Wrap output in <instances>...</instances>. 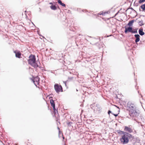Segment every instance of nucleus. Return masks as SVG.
Segmentation results:
<instances>
[{
  "instance_id": "f257e3e1",
  "label": "nucleus",
  "mask_w": 145,
  "mask_h": 145,
  "mask_svg": "<svg viewBox=\"0 0 145 145\" xmlns=\"http://www.w3.org/2000/svg\"><path fill=\"white\" fill-rule=\"evenodd\" d=\"M127 106L130 109L129 114L131 117L133 118L134 120L136 121V118H138L140 114L139 110L136 108V107L133 104L130 102H129L127 104Z\"/></svg>"
},
{
  "instance_id": "f03ea898",
  "label": "nucleus",
  "mask_w": 145,
  "mask_h": 145,
  "mask_svg": "<svg viewBox=\"0 0 145 145\" xmlns=\"http://www.w3.org/2000/svg\"><path fill=\"white\" fill-rule=\"evenodd\" d=\"M133 139V135L129 133H127L121 136L120 140L122 144H126L129 142V139Z\"/></svg>"
},
{
  "instance_id": "7ed1b4c3",
  "label": "nucleus",
  "mask_w": 145,
  "mask_h": 145,
  "mask_svg": "<svg viewBox=\"0 0 145 145\" xmlns=\"http://www.w3.org/2000/svg\"><path fill=\"white\" fill-rule=\"evenodd\" d=\"M29 59L28 60V62L30 65H32L36 62L35 56L34 55L31 54L29 57Z\"/></svg>"
},
{
  "instance_id": "20e7f679",
  "label": "nucleus",
  "mask_w": 145,
  "mask_h": 145,
  "mask_svg": "<svg viewBox=\"0 0 145 145\" xmlns=\"http://www.w3.org/2000/svg\"><path fill=\"white\" fill-rule=\"evenodd\" d=\"M54 87L57 93L59 92L61 90V91H63L62 87L61 85L59 86L58 84H57L54 85Z\"/></svg>"
},
{
  "instance_id": "39448f33",
  "label": "nucleus",
  "mask_w": 145,
  "mask_h": 145,
  "mask_svg": "<svg viewBox=\"0 0 145 145\" xmlns=\"http://www.w3.org/2000/svg\"><path fill=\"white\" fill-rule=\"evenodd\" d=\"M90 106L91 108L93 109L94 111H100V108H99V105L94 104L91 105Z\"/></svg>"
},
{
  "instance_id": "423d86ee",
  "label": "nucleus",
  "mask_w": 145,
  "mask_h": 145,
  "mask_svg": "<svg viewBox=\"0 0 145 145\" xmlns=\"http://www.w3.org/2000/svg\"><path fill=\"white\" fill-rule=\"evenodd\" d=\"M130 126L131 125H129L128 126H124V130L125 131V132H127L129 133H132L133 132V130L130 127Z\"/></svg>"
},
{
  "instance_id": "0eeeda50",
  "label": "nucleus",
  "mask_w": 145,
  "mask_h": 145,
  "mask_svg": "<svg viewBox=\"0 0 145 145\" xmlns=\"http://www.w3.org/2000/svg\"><path fill=\"white\" fill-rule=\"evenodd\" d=\"M40 78L38 76H37L32 79V80L36 87H37V85H39V83Z\"/></svg>"
},
{
  "instance_id": "6e6552de",
  "label": "nucleus",
  "mask_w": 145,
  "mask_h": 145,
  "mask_svg": "<svg viewBox=\"0 0 145 145\" xmlns=\"http://www.w3.org/2000/svg\"><path fill=\"white\" fill-rule=\"evenodd\" d=\"M125 28V30L124 31L125 33H127L128 32L131 33L133 28L132 27L129 26L128 27H127L126 26L124 27Z\"/></svg>"
},
{
  "instance_id": "1a4fd4ad",
  "label": "nucleus",
  "mask_w": 145,
  "mask_h": 145,
  "mask_svg": "<svg viewBox=\"0 0 145 145\" xmlns=\"http://www.w3.org/2000/svg\"><path fill=\"white\" fill-rule=\"evenodd\" d=\"M14 52L15 54V56L16 57L19 58L21 57V53L19 51L16 50L14 51Z\"/></svg>"
},
{
  "instance_id": "9d476101",
  "label": "nucleus",
  "mask_w": 145,
  "mask_h": 145,
  "mask_svg": "<svg viewBox=\"0 0 145 145\" xmlns=\"http://www.w3.org/2000/svg\"><path fill=\"white\" fill-rule=\"evenodd\" d=\"M134 36L135 38V42L136 43V44L137 45H138V44L137 42L140 41V36L138 34H135V35Z\"/></svg>"
},
{
  "instance_id": "9b49d317",
  "label": "nucleus",
  "mask_w": 145,
  "mask_h": 145,
  "mask_svg": "<svg viewBox=\"0 0 145 145\" xmlns=\"http://www.w3.org/2000/svg\"><path fill=\"white\" fill-rule=\"evenodd\" d=\"M110 12L109 11H103L100 12V15H102L103 16H106L107 14H109Z\"/></svg>"
},
{
  "instance_id": "f8f14e48",
  "label": "nucleus",
  "mask_w": 145,
  "mask_h": 145,
  "mask_svg": "<svg viewBox=\"0 0 145 145\" xmlns=\"http://www.w3.org/2000/svg\"><path fill=\"white\" fill-rule=\"evenodd\" d=\"M139 10L140 11H145V3L142 5L140 7Z\"/></svg>"
},
{
  "instance_id": "ddd939ff",
  "label": "nucleus",
  "mask_w": 145,
  "mask_h": 145,
  "mask_svg": "<svg viewBox=\"0 0 145 145\" xmlns=\"http://www.w3.org/2000/svg\"><path fill=\"white\" fill-rule=\"evenodd\" d=\"M138 33L141 36H143L145 34L144 32L143 31V29L142 28H140L139 29Z\"/></svg>"
},
{
  "instance_id": "4468645a",
  "label": "nucleus",
  "mask_w": 145,
  "mask_h": 145,
  "mask_svg": "<svg viewBox=\"0 0 145 145\" xmlns=\"http://www.w3.org/2000/svg\"><path fill=\"white\" fill-rule=\"evenodd\" d=\"M135 22L136 20H131V21H130L129 23L127 24V25L128 26H131L133 25V23L134 22Z\"/></svg>"
},
{
  "instance_id": "2eb2a0df",
  "label": "nucleus",
  "mask_w": 145,
  "mask_h": 145,
  "mask_svg": "<svg viewBox=\"0 0 145 145\" xmlns=\"http://www.w3.org/2000/svg\"><path fill=\"white\" fill-rule=\"evenodd\" d=\"M116 132L118 134L120 135L123 134V135L127 133L126 132H125L124 131H121L120 130H118L116 131Z\"/></svg>"
},
{
  "instance_id": "dca6fc26",
  "label": "nucleus",
  "mask_w": 145,
  "mask_h": 145,
  "mask_svg": "<svg viewBox=\"0 0 145 145\" xmlns=\"http://www.w3.org/2000/svg\"><path fill=\"white\" fill-rule=\"evenodd\" d=\"M50 103L51 106L52 107L55 106V103L53 99H50Z\"/></svg>"
},
{
  "instance_id": "f3484780",
  "label": "nucleus",
  "mask_w": 145,
  "mask_h": 145,
  "mask_svg": "<svg viewBox=\"0 0 145 145\" xmlns=\"http://www.w3.org/2000/svg\"><path fill=\"white\" fill-rule=\"evenodd\" d=\"M50 8L52 10H55L57 9V7L55 5H52L50 6Z\"/></svg>"
},
{
  "instance_id": "a211bd4d",
  "label": "nucleus",
  "mask_w": 145,
  "mask_h": 145,
  "mask_svg": "<svg viewBox=\"0 0 145 145\" xmlns=\"http://www.w3.org/2000/svg\"><path fill=\"white\" fill-rule=\"evenodd\" d=\"M32 66H33L34 68H36L37 67H38V65L36 63V62H34L33 64H32V65H30Z\"/></svg>"
},
{
  "instance_id": "6ab92c4d",
  "label": "nucleus",
  "mask_w": 145,
  "mask_h": 145,
  "mask_svg": "<svg viewBox=\"0 0 145 145\" xmlns=\"http://www.w3.org/2000/svg\"><path fill=\"white\" fill-rule=\"evenodd\" d=\"M138 23L139 24L140 26H142L144 24L143 23V21L142 20L139 21L138 22Z\"/></svg>"
},
{
  "instance_id": "aec40b11",
  "label": "nucleus",
  "mask_w": 145,
  "mask_h": 145,
  "mask_svg": "<svg viewBox=\"0 0 145 145\" xmlns=\"http://www.w3.org/2000/svg\"><path fill=\"white\" fill-rule=\"evenodd\" d=\"M99 15H100V13H98L97 15L96 14H93V16L94 18H98Z\"/></svg>"
},
{
  "instance_id": "412c9836",
  "label": "nucleus",
  "mask_w": 145,
  "mask_h": 145,
  "mask_svg": "<svg viewBox=\"0 0 145 145\" xmlns=\"http://www.w3.org/2000/svg\"><path fill=\"white\" fill-rule=\"evenodd\" d=\"M137 29H136L135 30H133L132 29V32H131L132 33H137Z\"/></svg>"
},
{
  "instance_id": "4be33fe9",
  "label": "nucleus",
  "mask_w": 145,
  "mask_h": 145,
  "mask_svg": "<svg viewBox=\"0 0 145 145\" xmlns=\"http://www.w3.org/2000/svg\"><path fill=\"white\" fill-rule=\"evenodd\" d=\"M53 107V110H54V114H56V112H57V111L56 109V108H55V106H53V107Z\"/></svg>"
},
{
  "instance_id": "5701e85b",
  "label": "nucleus",
  "mask_w": 145,
  "mask_h": 145,
  "mask_svg": "<svg viewBox=\"0 0 145 145\" xmlns=\"http://www.w3.org/2000/svg\"><path fill=\"white\" fill-rule=\"evenodd\" d=\"M145 2V0H139L138 1L139 3H141L143 2Z\"/></svg>"
},
{
  "instance_id": "b1692460",
  "label": "nucleus",
  "mask_w": 145,
  "mask_h": 145,
  "mask_svg": "<svg viewBox=\"0 0 145 145\" xmlns=\"http://www.w3.org/2000/svg\"><path fill=\"white\" fill-rule=\"evenodd\" d=\"M129 9H131L132 10H134V9L132 8V7H129V8H128L126 11H127Z\"/></svg>"
},
{
  "instance_id": "393cba45",
  "label": "nucleus",
  "mask_w": 145,
  "mask_h": 145,
  "mask_svg": "<svg viewBox=\"0 0 145 145\" xmlns=\"http://www.w3.org/2000/svg\"><path fill=\"white\" fill-rule=\"evenodd\" d=\"M62 135V136H63V134L61 132V131H60V130H59V135Z\"/></svg>"
},
{
  "instance_id": "a878e982",
  "label": "nucleus",
  "mask_w": 145,
  "mask_h": 145,
  "mask_svg": "<svg viewBox=\"0 0 145 145\" xmlns=\"http://www.w3.org/2000/svg\"><path fill=\"white\" fill-rule=\"evenodd\" d=\"M58 3L60 4V5L61 3H62L61 1L60 0H58Z\"/></svg>"
},
{
  "instance_id": "bb28decb",
  "label": "nucleus",
  "mask_w": 145,
  "mask_h": 145,
  "mask_svg": "<svg viewBox=\"0 0 145 145\" xmlns=\"http://www.w3.org/2000/svg\"><path fill=\"white\" fill-rule=\"evenodd\" d=\"M102 18L103 19V20L105 21H106V20H108L109 19V18Z\"/></svg>"
},
{
  "instance_id": "cd10ccee",
  "label": "nucleus",
  "mask_w": 145,
  "mask_h": 145,
  "mask_svg": "<svg viewBox=\"0 0 145 145\" xmlns=\"http://www.w3.org/2000/svg\"><path fill=\"white\" fill-rule=\"evenodd\" d=\"M61 6H62L63 7H65V4H64L62 3H61Z\"/></svg>"
},
{
  "instance_id": "c85d7f7f",
  "label": "nucleus",
  "mask_w": 145,
  "mask_h": 145,
  "mask_svg": "<svg viewBox=\"0 0 145 145\" xmlns=\"http://www.w3.org/2000/svg\"><path fill=\"white\" fill-rule=\"evenodd\" d=\"M108 113L109 115H110V113H112V112L110 110H109L108 111Z\"/></svg>"
},
{
  "instance_id": "c756f323",
  "label": "nucleus",
  "mask_w": 145,
  "mask_h": 145,
  "mask_svg": "<svg viewBox=\"0 0 145 145\" xmlns=\"http://www.w3.org/2000/svg\"><path fill=\"white\" fill-rule=\"evenodd\" d=\"M141 126H142V128L143 129H145V125H142Z\"/></svg>"
},
{
  "instance_id": "7c9ffc66",
  "label": "nucleus",
  "mask_w": 145,
  "mask_h": 145,
  "mask_svg": "<svg viewBox=\"0 0 145 145\" xmlns=\"http://www.w3.org/2000/svg\"><path fill=\"white\" fill-rule=\"evenodd\" d=\"M113 115H114L116 117H117V116H118V114H112Z\"/></svg>"
},
{
  "instance_id": "2f4dec72",
  "label": "nucleus",
  "mask_w": 145,
  "mask_h": 145,
  "mask_svg": "<svg viewBox=\"0 0 145 145\" xmlns=\"http://www.w3.org/2000/svg\"><path fill=\"white\" fill-rule=\"evenodd\" d=\"M82 11L84 12H87V10H82Z\"/></svg>"
},
{
  "instance_id": "473e14b6",
  "label": "nucleus",
  "mask_w": 145,
  "mask_h": 145,
  "mask_svg": "<svg viewBox=\"0 0 145 145\" xmlns=\"http://www.w3.org/2000/svg\"><path fill=\"white\" fill-rule=\"evenodd\" d=\"M66 82H67V81H64L63 82V83H64V84H65V86H66Z\"/></svg>"
},
{
  "instance_id": "72a5a7b5",
  "label": "nucleus",
  "mask_w": 145,
  "mask_h": 145,
  "mask_svg": "<svg viewBox=\"0 0 145 145\" xmlns=\"http://www.w3.org/2000/svg\"><path fill=\"white\" fill-rule=\"evenodd\" d=\"M134 5L135 6H137L138 5L137 4V3L135 4V3H134Z\"/></svg>"
},
{
  "instance_id": "f704fd0d",
  "label": "nucleus",
  "mask_w": 145,
  "mask_h": 145,
  "mask_svg": "<svg viewBox=\"0 0 145 145\" xmlns=\"http://www.w3.org/2000/svg\"><path fill=\"white\" fill-rule=\"evenodd\" d=\"M72 123L71 122H69L68 124V125L69 126H70L71 125L70 124V123Z\"/></svg>"
},
{
  "instance_id": "c9c22d12",
  "label": "nucleus",
  "mask_w": 145,
  "mask_h": 145,
  "mask_svg": "<svg viewBox=\"0 0 145 145\" xmlns=\"http://www.w3.org/2000/svg\"><path fill=\"white\" fill-rule=\"evenodd\" d=\"M133 11L134 12H135L136 13H137L136 11L135 10H133Z\"/></svg>"
},
{
  "instance_id": "e433bc0d",
  "label": "nucleus",
  "mask_w": 145,
  "mask_h": 145,
  "mask_svg": "<svg viewBox=\"0 0 145 145\" xmlns=\"http://www.w3.org/2000/svg\"><path fill=\"white\" fill-rule=\"evenodd\" d=\"M50 4H51L52 5H53V3L52 2H51V3H49Z\"/></svg>"
},
{
  "instance_id": "4c0bfd02",
  "label": "nucleus",
  "mask_w": 145,
  "mask_h": 145,
  "mask_svg": "<svg viewBox=\"0 0 145 145\" xmlns=\"http://www.w3.org/2000/svg\"><path fill=\"white\" fill-rule=\"evenodd\" d=\"M57 129H58V130H59V131L60 130V128L58 127Z\"/></svg>"
},
{
  "instance_id": "58836bf2",
  "label": "nucleus",
  "mask_w": 145,
  "mask_h": 145,
  "mask_svg": "<svg viewBox=\"0 0 145 145\" xmlns=\"http://www.w3.org/2000/svg\"><path fill=\"white\" fill-rule=\"evenodd\" d=\"M140 42H141V41H140ZM142 44V43L141 42L139 43V44L140 45V44Z\"/></svg>"
},
{
  "instance_id": "ea45409f",
  "label": "nucleus",
  "mask_w": 145,
  "mask_h": 145,
  "mask_svg": "<svg viewBox=\"0 0 145 145\" xmlns=\"http://www.w3.org/2000/svg\"><path fill=\"white\" fill-rule=\"evenodd\" d=\"M63 136V139H64L65 138V137L63 136Z\"/></svg>"
},
{
  "instance_id": "a19ab883",
  "label": "nucleus",
  "mask_w": 145,
  "mask_h": 145,
  "mask_svg": "<svg viewBox=\"0 0 145 145\" xmlns=\"http://www.w3.org/2000/svg\"><path fill=\"white\" fill-rule=\"evenodd\" d=\"M142 16L143 17H144L145 16L144 15H140V16Z\"/></svg>"
},
{
  "instance_id": "79ce46f5",
  "label": "nucleus",
  "mask_w": 145,
  "mask_h": 145,
  "mask_svg": "<svg viewBox=\"0 0 145 145\" xmlns=\"http://www.w3.org/2000/svg\"><path fill=\"white\" fill-rule=\"evenodd\" d=\"M118 12L116 14H115V16H116V15H117L118 14Z\"/></svg>"
},
{
  "instance_id": "37998d69",
  "label": "nucleus",
  "mask_w": 145,
  "mask_h": 145,
  "mask_svg": "<svg viewBox=\"0 0 145 145\" xmlns=\"http://www.w3.org/2000/svg\"><path fill=\"white\" fill-rule=\"evenodd\" d=\"M83 105L82 104H81V105H80V106H83Z\"/></svg>"
},
{
  "instance_id": "c03bdc74",
  "label": "nucleus",
  "mask_w": 145,
  "mask_h": 145,
  "mask_svg": "<svg viewBox=\"0 0 145 145\" xmlns=\"http://www.w3.org/2000/svg\"><path fill=\"white\" fill-rule=\"evenodd\" d=\"M140 95L141 97H143L142 95L141 94H140Z\"/></svg>"
},
{
  "instance_id": "a18cd8bd",
  "label": "nucleus",
  "mask_w": 145,
  "mask_h": 145,
  "mask_svg": "<svg viewBox=\"0 0 145 145\" xmlns=\"http://www.w3.org/2000/svg\"><path fill=\"white\" fill-rule=\"evenodd\" d=\"M73 78V77H71V78H70V79H72Z\"/></svg>"
},
{
  "instance_id": "49530a36",
  "label": "nucleus",
  "mask_w": 145,
  "mask_h": 145,
  "mask_svg": "<svg viewBox=\"0 0 145 145\" xmlns=\"http://www.w3.org/2000/svg\"><path fill=\"white\" fill-rule=\"evenodd\" d=\"M116 106V107H117L118 108H119L118 106Z\"/></svg>"
},
{
  "instance_id": "de8ad7c7",
  "label": "nucleus",
  "mask_w": 145,
  "mask_h": 145,
  "mask_svg": "<svg viewBox=\"0 0 145 145\" xmlns=\"http://www.w3.org/2000/svg\"><path fill=\"white\" fill-rule=\"evenodd\" d=\"M102 39H103V37H102Z\"/></svg>"
},
{
  "instance_id": "09e8293b",
  "label": "nucleus",
  "mask_w": 145,
  "mask_h": 145,
  "mask_svg": "<svg viewBox=\"0 0 145 145\" xmlns=\"http://www.w3.org/2000/svg\"><path fill=\"white\" fill-rule=\"evenodd\" d=\"M42 37L44 38V37H43V36H41Z\"/></svg>"
},
{
  "instance_id": "8fccbe9b",
  "label": "nucleus",
  "mask_w": 145,
  "mask_h": 145,
  "mask_svg": "<svg viewBox=\"0 0 145 145\" xmlns=\"http://www.w3.org/2000/svg\"><path fill=\"white\" fill-rule=\"evenodd\" d=\"M76 91H77L78 90L77 89H76Z\"/></svg>"
},
{
  "instance_id": "3c124183",
  "label": "nucleus",
  "mask_w": 145,
  "mask_h": 145,
  "mask_svg": "<svg viewBox=\"0 0 145 145\" xmlns=\"http://www.w3.org/2000/svg\"><path fill=\"white\" fill-rule=\"evenodd\" d=\"M137 89H138V87H137Z\"/></svg>"
}]
</instances>
